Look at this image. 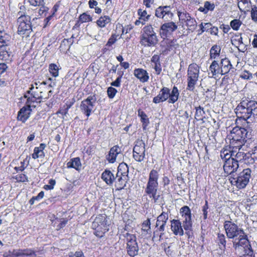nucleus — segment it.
Listing matches in <instances>:
<instances>
[{"label": "nucleus", "instance_id": "1", "mask_svg": "<svg viewBox=\"0 0 257 257\" xmlns=\"http://www.w3.org/2000/svg\"><path fill=\"white\" fill-rule=\"evenodd\" d=\"M223 226L227 237L235 239L233 242V245L235 250L240 249L241 245L248 244L247 235L237 224L230 221L226 220Z\"/></svg>", "mask_w": 257, "mask_h": 257}, {"label": "nucleus", "instance_id": "2", "mask_svg": "<svg viewBox=\"0 0 257 257\" xmlns=\"http://www.w3.org/2000/svg\"><path fill=\"white\" fill-rule=\"evenodd\" d=\"M236 116L244 120L257 117V102L254 100H243L235 108Z\"/></svg>", "mask_w": 257, "mask_h": 257}, {"label": "nucleus", "instance_id": "3", "mask_svg": "<svg viewBox=\"0 0 257 257\" xmlns=\"http://www.w3.org/2000/svg\"><path fill=\"white\" fill-rule=\"evenodd\" d=\"M159 173L154 169L151 171L149 175V179L145 189V193L153 199L154 202L159 201L160 195L158 193Z\"/></svg>", "mask_w": 257, "mask_h": 257}, {"label": "nucleus", "instance_id": "4", "mask_svg": "<svg viewBox=\"0 0 257 257\" xmlns=\"http://www.w3.org/2000/svg\"><path fill=\"white\" fill-rule=\"evenodd\" d=\"M179 92L177 87L174 86L171 91L167 88L164 87L161 89L157 96L153 98V102L155 103H159L164 102L168 99L169 103H174L179 98Z\"/></svg>", "mask_w": 257, "mask_h": 257}, {"label": "nucleus", "instance_id": "5", "mask_svg": "<svg viewBox=\"0 0 257 257\" xmlns=\"http://www.w3.org/2000/svg\"><path fill=\"white\" fill-rule=\"evenodd\" d=\"M158 41L157 36L152 26H145L141 37V44L145 47H151L155 46Z\"/></svg>", "mask_w": 257, "mask_h": 257}, {"label": "nucleus", "instance_id": "6", "mask_svg": "<svg viewBox=\"0 0 257 257\" xmlns=\"http://www.w3.org/2000/svg\"><path fill=\"white\" fill-rule=\"evenodd\" d=\"M229 151L227 149L221 150L220 156L224 161L223 169L225 173L231 174L235 172L238 168V164L234 161V158H231L229 155Z\"/></svg>", "mask_w": 257, "mask_h": 257}, {"label": "nucleus", "instance_id": "7", "mask_svg": "<svg viewBox=\"0 0 257 257\" xmlns=\"http://www.w3.org/2000/svg\"><path fill=\"white\" fill-rule=\"evenodd\" d=\"M199 67L195 63L190 64L187 70V89L193 91L198 80Z\"/></svg>", "mask_w": 257, "mask_h": 257}, {"label": "nucleus", "instance_id": "8", "mask_svg": "<svg viewBox=\"0 0 257 257\" xmlns=\"http://www.w3.org/2000/svg\"><path fill=\"white\" fill-rule=\"evenodd\" d=\"M251 171L250 169H243L236 177L231 179V184L235 186L238 189L244 188L249 181L251 177Z\"/></svg>", "mask_w": 257, "mask_h": 257}, {"label": "nucleus", "instance_id": "9", "mask_svg": "<svg viewBox=\"0 0 257 257\" xmlns=\"http://www.w3.org/2000/svg\"><path fill=\"white\" fill-rule=\"evenodd\" d=\"M106 222L105 215H99L96 217L92 223V227L96 230L95 234L96 236L102 237L108 231Z\"/></svg>", "mask_w": 257, "mask_h": 257}, {"label": "nucleus", "instance_id": "10", "mask_svg": "<svg viewBox=\"0 0 257 257\" xmlns=\"http://www.w3.org/2000/svg\"><path fill=\"white\" fill-rule=\"evenodd\" d=\"M96 101V99L94 95H90L81 102L80 110L87 118L94 111Z\"/></svg>", "mask_w": 257, "mask_h": 257}, {"label": "nucleus", "instance_id": "11", "mask_svg": "<svg viewBox=\"0 0 257 257\" xmlns=\"http://www.w3.org/2000/svg\"><path fill=\"white\" fill-rule=\"evenodd\" d=\"M230 134L232 143L235 142L239 147L242 146L248 136V132L246 129L238 126L233 127Z\"/></svg>", "mask_w": 257, "mask_h": 257}, {"label": "nucleus", "instance_id": "12", "mask_svg": "<svg viewBox=\"0 0 257 257\" xmlns=\"http://www.w3.org/2000/svg\"><path fill=\"white\" fill-rule=\"evenodd\" d=\"M178 16L180 21L187 27V30L193 32L197 27V22L195 19L186 11H178Z\"/></svg>", "mask_w": 257, "mask_h": 257}, {"label": "nucleus", "instance_id": "13", "mask_svg": "<svg viewBox=\"0 0 257 257\" xmlns=\"http://www.w3.org/2000/svg\"><path fill=\"white\" fill-rule=\"evenodd\" d=\"M145 144L142 140H138L135 142L133 149V157L139 162L144 161L145 158Z\"/></svg>", "mask_w": 257, "mask_h": 257}, {"label": "nucleus", "instance_id": "14", "mask_svg": "<svg viewBox=\"0 0 257 257\" xmlns=\"http://www.w3.org/2000/svg\"><path fill=\"white\" fill-rule=\"evenodd\" d=\"M124 237L127 241V251L131 256H135L137 255L139 251V247L136 241V237L134 234L126 233Z\"/></svg>", "mask_w": 257, "mask_h": 257}, {"label": "nucleus", "instance_id": "15", "mask_svg": "<svg viewBox=\"0 0 257 257\" xmlns=\"http://www.w3.org/2000/svg\"><path fill=\"white\" fill-rule=\"evenodd\" d=\"M18 32L19 35H24L27 31L31 30V18L28 15L21 16L18 19Z\"/></svg>", "mask_w": 257, "mask_h": 257}, {"label": "nucleus", "instance_id": "16", "mask_svg": "<svg viewBox=\"0 0 257 257\" xmlns=\"http://www.w3.org/2000/svg\"><path fill=\"white\" fill-rule=\"evenodd\" d=\"M155 15L157 17L161 18L165 21L171 20L174 16L170 6H160L156 10Z\"/></svg>", "mask_w": 257, "mask_h": 257}, {"label": "nucleus", "instance_id": "17", "mask_svg": "<svg viewBox=\"0 0 257 257\" xmlns=\"http://www.w3.org/2000/svg\"><path fill=\"white\" fill-rule=\"evenodd\" d=\"M46 84V83L44 81L40 83L39 86H36V88H35L34 85H31L30 90L27 91V94H31L34 98L38 100L39 103H40L43 101V93L44 92L43 85H45Z\"/></svg>", "mask_w": 257, "mask_h": 257}, {"label": "nucleus", "instance_id": "18", "mask_svg": "<svg viewBox=\"0 0 257 257\" xmlns=\"http://www.w3.org/2000/svg\"><path fill=\"white\" fill-rule=\"evenodd\" d=\"M177 28L178 26L173 22L164 23L161 27L160 35L162 38L167 37L176 31Z\"/></svg>", "mask_w": 257, "mask_h": 257}, {"label": "nucleus", "instance_id": "19", "mask_svg": "<svg viewBox=\"0 0 257 257\" xmlns=\"http://www.w3.org/2000/svg\"><path fill=\"white\" fill-rule=\"evenodd\" d=\"M162 52L163 54H167L169 52L174 51L179 47V44L176 40H168L162 41L161 45Z\"/></svg>", "mask_w": 257, "mask_h": 257}, {"label": "nucleus", "instance_id": "20", "mask_svg": "<svg viewBox=\"0 0 257 257\" xmlns=\"http://www.w3.org/2000/svg\"><path fill=\"white\" fill-rule=\"evenodd\" d=\"M169 218V215L167 212L163 211L159 215L157 219L156 227L160 232L165 230V226Z\"/></svg>", "mask_w": 257, "mask_h": 257}, {"label": "nucleus", "instance_id": "21", "mask_svg": "<svg viewBox=\"0 0 257 257\" xmlns=\"http://www.w3.org/2000/svg\"><path fill=\"white\" fill-rule=\"evenodd\" d=\"M171 229L173 233L176 235L181 236L184 234L183 225L180 220L173 219L171 221Z\"/></svg>", "mask_w": 257, "mask_h": 257}, {"label": "nucleus", "instance_id": "22", "mask_svg": "<svg viewBox=\"0 0 257 257\" xmlns=\"http://www.w3.org/2000/svg\"><path fill=\"white\" fill-rule=\"evenodd\" d=\"M240 147H239L238 145H237L236 146H234L233 150L231 151L229 150V155H230V157L234 158V161H237V163H238L239 161L243 160L246 156V154L244 152L240 151Z\"/></svg>", "mask_w": 257, "mask_h": 257}, {"label": "nucleus", "instance_id": "23", "mask_svg": "<svg viewBox=\"0 0 257 257\" xmlns=\"http://www.w3.org/2000/svg\"><path fill=\"white\" fill-rule=\"evenodd\" d=\"M121 149L117 145L112 147L106 156V160L110 163H114L116 161L117 156L120 154Z\"/></svg>", "mask_w": 257, "mask_h": 257}, {"label": "nucleus", "instance_id": "24", "mask_svg": "<svg viewBox=\"0 0 257 257\" xmlns=\"http://www.w3.org/2000/svg\"><path fill=\"white\" fill-rule=\"evenodd\" d=\"M134 75L142 83L148 81L149 75L146 70L142 68L135 69L134 71Z\"/></svg>", "mask_w": 257, "mask_h": 257}, {"label": "nucleus", "instance_id": "25", "mask_svg": "<svg viewBox=\"0 0 257 257\" xmlns=\"http://www.w3.org/2000/svg\"><path fill=\"white\" fill-rule=\"evenodd\" d=\"M219 64L222 75L227 74L233 68V66L230 60L226 57L222 58Z\"/></svg>", "mask_w": 257, "mask_h": 257}, {"label": "nucleus", "instance_id": "26", "mask_svg": "<svg viewBox=\"0 0 257 257\" xmlns=\"http://www.w3.org/2000/svg\"><path fill=\"white\" fill-rule=\"evenodd\" d=\"M31 111L29 106H23L18 113V119L25 122L30 117Z\"/></svg>", "mask_w": 257, "mask_h": 257}, {"label": "nucleus", "instance_id": "27", "mask_svg": "<svg viewBox=\"0 0 257 257\" xmlns=\"http://www.w3.org/2000/svg\"><path fill=\"white\" fill-rule=\"evenodd\" d=\"M46 145L44 143L40 144L39 147H35L34 152L32 154V157L34 159L38 158H43L45 157L44 150L46 148Z\"/></svg>", "mask_w": 257, "mask_h": 257}, {"label": "nucleus", "instance_id": "28", "mask_svg": "<svg viewBox=\"0 0 257 257\" xmlns=\"http://www.w3.org/2000/svg\"><path fill=\"white\" fill-rule=\"evenodd\" d=\"M209 70L210 71V73L209 74H211V77H215L218 74L221 75V68L220 64L218 63V61L216 60H214L211 63V65L209 67Z\"/></svg>", "mask_w": 257, "mask_h": 257}, {"label": "nucleus", "instance_id": "29", "mask_svg": "<svg viewBox=\"0 0 257 257\" xmlns=\"http://www.w3.org/2000/svg\"><path fill=\"white\" fill-rule=\"evenodd\" d=\"M117 180L115 183L116 190H120L123 189L128 180V176H121L117 174Z\"/></svg>", "mask_w": 257, "mask_h": 257}, {"label": "nucleus", "instance_id": "30", "mask_svg": "<svg viewBox=\"0 0 257 257\" xmlns=\"http://www.w3.org/2000/svg\"><path fill=\"white\" fill-rule=\"evenodd\" d=\"M101 179L108 185L112 184L115 179L113 174L109 170H105L101 174Z\"/></svg>", "mask_w": 257, "mask_h": 257}, {"label": "nucleus", "instance_id": "31", "mask_svg": "<svg viewBox=\"0 0 257 257\" xmlns=\"http://www.w3.org/2000/svg\"><path fill=\"white\" fill-rule=\"evenodd\" d=\"M81 163L80 159L78 157L71 159L67 163V167L68 168H74L76 170L79 171L81 169Z\"/></svg>", "mask_w": 257, "mask_h": 257}, {"label": "nucleus", "instance_id": "32", "mask_svg": "<svg viewBox=\"0 0 257 257\" xmlns=\"http://www.w3.org/2000/svg\"><path fill=\"white\" fill-rule=\"evenodd\" d=\"M12 52L8 46L1 48L0 59L4 61H11Z\"/></svg>", "mask_w": 257, "mask_h": 257}, {"label": "nucleus", "instance_id": "33", "mask_svg": "<svg viewBox=\"0 0 257 257\" xmlns=\"http://www.w3.org/2000/svg\"><path fill=\"white\" fill-rule=\"evenodd\" d=\"M250 4L249 0H238V7L241 12L244 13L250 11Z\"/></svg>", "mask_w": 257, "mask_h": 257}, {"label": "nucleus", "instance_id": "34", "mask_svg": "<svg viewBox=\"0 0 257 257\" xmlns=\"http://www.w3.org/2000/svg\"><path fill=\"white\" fill-rule=\"evenodd\" d=\"M242 249L243 250L244 253L240 257H254L253 255V250L251 249V245L249 241L248 244L247 245H241L240 249H237L236 250L239 251Z\"/></svg>", "mask_w": 257, "mask_h": 257}, {"label": "nucleus", "instance_id": "35", "mask_svg": "<svg viewBox=\"0 0 257 257\" xmlns=\"http://www.w3.org/2000/svg\"><path fill=\"white\" fill-rule=\"evenodd\" d=\"M221 47L217 45H214L210 50V58L215 59L217 58L220 53Z\"/></svg>", "mask_w": 257, "mask_h": 257}, {"label": "nucleus", "instance_id": "36", "mask_svg": "<svg viewBox=\"0 0 257 257\" xmlns=\"http://www.w3.org/2000/svg\"><path fill=\"white\" fill-rule=\"evenodd\" d=\"M215 8V5L213 3H211L208 1H206L204 2V6L200 7L198 10L203 13L204 14H207L208 11H212L214 10Z\"/></svg>", "mask_w": 257, "mask_h": 257}, {"label": "nucleus", "instance_id": "37", "mask_svg": "<svg viewBox=\"0 0 257 257\" xmlns=\"http://www.w3.org/2000/svg\"><path fill=\"white\" fill-rule=\"evenodd\" d=\"M138 116L141 117V121L142 122V127L145 130L149 124V120L146 114L141 109L138 110Z\"/></svg>", "mask_w": 257, "mask_h": 257}, {"label": "nucleus", "instance_id": "38", "mask_svg": "<svg viewBox=\"0 0 257 257\" xmlns=\"http://www.w3.org/2000/svg\"><path fill=\"white\" fill-rule=\"evenodd\" d=\"M181 222H182L183 228L186 230H190L192 228V222L191 216L181 217Z\"/></svg>", "mask_w": 257, "mask_h": 257}, {"label": "nucleus", "instance_id": "39", "mask_svg": "<svg viewBox=\"0 0 257 257\" xmlns=\"http://www.w3.org/2000/svg\"><path fill=\"white\" fill-rule=\"evenodd\" d=\"M110 18L107 16H104L99 18L96 21V24L99 27L104 28L106 25L110 23Z\"/></svg>", "mask_w": 257, "mask_h": 257}, {"label": "nucleus", "instance_id": "40", "mask_svg": "<svg viewBox=\"0 0 257 257\" xmlns=\"http://www.w3.org/2000/svg\"><path fill=\"white\" fill-rule=\"evenodd\" d=\"M128 167L125 163H121L118 167L117 175L128 176Z\"/></svg>", "mask_w": 257, "mask_h": 257}, {"label": "nucleus", "instance_id": "41", "mask_svg": "<svg viewBox=\"0 0 257 257\" xmlns=\"http://www.w3.org/2000/svg\"><path fill=\"white\" fill-rule=\"evenodd\" d=\"M10 40V36L7 34H0V48L8 46Z\"/></svg>", "mask_w": 257, "mask_h": 257}, {"label": "nucleus", "instance_id": "42", "mask_svg": "<svg viewBox=\"0 0 257 257\" xmlns=\"http://www.w3.org/2000/svg\"><path fill=\"white\" fill-rule=\"evenodd\" d=\"M142 230L145 234L150 233L151 230V221L149 219L145 220L142 225Z\"/></svg>", "mask_w": 257, "mask_h": 257}, {"label": "nucleus", "instance_id": "43", "mask_svg": "<svg viewBox=\"0 0 257 257\" xmlns=\"http://www.w3.org/2000/svg\"><path fill=\"white\" fill-rule=\"evenodd\" d=\"M138 14L140 16V19L145 22H147L151 17L150 15L147 14L146 10H143L141 9L138 10Z\"/></svg>", "mask_w": 257, "mask_h": 257}, {"label": "nucleus", "instance_id": "44", "mask_svg": "<svg viewBox=\"0 0 257 257\" xmlns=\"http://www.w3.org/2000/svg\"><path fill=\"white\" fill-rule=\"evenodd\" d=\"M205 111H204L203 107L201 106L196 107L195 117L197 120H203V117Z\"/></svg>", "mask_w": 257, "mask_h": 257}, {"label": "nucleus", "instance_id": "45", "mask_svg": "<svg viewBox=\"0 0 257 257\" xmlns=\"http://www.w3.org/2000/svg\"><path fill=\"white\" fill-rule=\"evenodd\" d=\"M49 72L53 76L56 77L59 75V68L57 65L55 64H51L49 65Z\"/></svg>", "mask_w": 257, "mask_h": 257}, {"label": "nucleus", "instance_id": "46", "mask_svg": "<svg viewBox=\"0 0 257 257\" xmlns=\"http://www.w3.org/2000/svg\"><path fill=\"white\" fill-rule=\"evenodd\" d=\"M180 213L182 217L191 216V210L188 206H184L180 209Z\"/></svg>", "mask_w": 257, "mask_h": 257}, {"label": "nucleus", "instance_id": "47", "mask_svg": "<svg viewBox=\"0 0 257 257\" xmlns=\"http://www.w3.org/2000/svg\"><path fill=\"white\" fill-rule=\"evenodd\" d=\"M91 21H92V17L90 15H87L85 13H84L80 15L79 17V21L81 23L90 22Z\"/></svg>", "mask_w": 257, "mask_h": 257}, {"label": "nucleus", "instance_id": "48", "mask_svg": "<svg viewBox=\"0 0 257 257\" xmlns=\"http://www.w3.org/2000/svg\"><path fill=\"white\" fill-rule=\"evenodd\" d=\"M242 22L238 19H234L230 23V26L235 31L238 30Z\"/></svg>", "mask_w": 257, "mask_h": 257}, {"label": "nucleus", "instance_id": "49", "mask_svg": "<svg viewBox=\"0 0 257 257\" xmlns=\"http://www.w3.org/2000/svg\"><path fill=\"white\" fill-rule=\"evenodd\" d=\"M25 256L27 257H36L37 251L32 248H25L24 249Z\"/></svg>", "mask_w": 257, "mask_h": 257}, {"label": "nucleus", "instance_id": "50", "mask_svg": "<svg viewBox=\"0 0 257 257\" xmlns=\"http://www.w3.org/2000/svg\"><path fill=\"white\" fill-rule=\"evenodd\" d=\"M251 17L253 21L257 22V7L256 5H253L251 7Z\"/></svg>", "mask_w": 257, "mask_h": 257}, {"label": "nucleus", "instance_id": "51", "mask_svg": "<svg viewBox=\"0 0 257 257\" xmlns=\"http://www.w3.org/2000/svg\"><path fill=\"white\" fill-rule=\"evenodd\" d=\"M164 234V231L160 232L158 229L154 232L153 239L156 241H161L162 235Z\"/></svg>", "mask_w": 257, "mask_h": 257}, {"label": "nucleus", "instance_id": "52", "mask_svg": "<svg viewBox=\"0 0 257 257\" xmlns=\"http://www.w3.org/2000/svg\"><path fill=\"white\" fill-rule=\"evenodd\" d=\"M209 209V206L208 201H205V204L202 207V214L203 216V219L206 220L208 217V210Z\"/></svg>", "mask_w": 257, "mask_h": 257}, {"label": "nucleus", "instance_id": "53", "mask_svg": "<svg viewBox=\"0 0 257 257\" xmlns=\"http://www.w3.org/2000/svg\"><path fill=\"white\" fill-rule=\"evenodd\" d=\"M24 252V249H14L12 254L15 257H25Z\"/></svg>", "mask_w": 257, "mask_h": 257}, {"label": "nucleus", "instance_id": "54", "mask_svg": "<svg viewBox=\"0 0 257 257\" xmlns=\"http://www.w3.org/2000/svg\"><path fill=\"white\" fill-rule=\"evenodd\" d=\"M117 92V90L112 87H109L107 88V93L108 97L109 98H111V99L113 98L115 96V95Z\"/></svg>", "mask_w": 257, "mask_h": 257}, {"label": "nucleus", "instance_id": "55", "mask_svg": "<svg viewBox=\"0 0 257 257\" xmlns=\"http://www.w3.org/2000/svg\"><path fill=\"white\" fill-rule=\"evenodd\" d=\"M28 3L33 7H40L45 4L44 0H28Z\"/></svg>", "mask_w": 257, "mask_h": 257}, {"label": "nucleus", "instance_id": "56", "mask_svg": "<svg viewBox=\"0 0 257 257\" xmlns=\"http://www.w3.org/2000/svg\"><path fill=\"white\" fill-rule=\"evenodd\" d=\"M25 98H27V101L26 102V104L25 106H29L30 108L31 107V103L37 102H38V100H36V98H34L33 96H31V97L28 96L27 94L24 95Z\"/></svg>", "mask_w": 257, "mask_h": 257}, {"label": "nucleus", "instance_id": "57", "mask_svg": "<svg viewBox=\"0 0 257 257\" xmlns=\"http://www.w3.org/2000/svg\"><path fill=\"white\" fill-rule=\"evenodd\" d=\"M217 240L218 243L223 245L224 247H225L226 240L225 235L222 233H218Z\"/></svg>", "mask_w": 257, "mask_h": 257}, {"label": "nucleus", "instance_id": "58", "mask_svg": "<svg viewBox=\"0 0 257 257\" xmlns=\"http://www.w3.org/2000/svg\"><path fill=\"white\" fill-rule=\"evenodd\" d=\"M15 179L18 182H25L28 181L27 177L24 174H18L15 176Z\"/></svg>", "mask_w": 257, "mask_h": 257}, {"label": "nucleus", "instance_id": "59", "mask_svg": "<svg viewBox=\"0 0 257 257\" xmlns=\"http://www.w3.org/2000/svg\"><path fill=\"white\" fill-rule=\"evenodd\" d=\"M56 184V181L54 179H50L49 181V184L45 185L44 186V189L46 190H51L53 189L54 187Z\"/></svg>", "mask_w": 257, "mask_h": 257}, {"label": "nucleus", "instance_id": "60", "mask_svg": "<svg viewBox=\"0 0 257 257\" xmlns=\"http://www.w3.org/2000/svg\"><path fill=\"white\" fill-rule=\"evenodd\" d=\"M49 8L45 6V4L40 6V9L38 10V14L40 16L42 15L44 13L47 12Z\"/></svg>", "mask_w": 257, "mask_h": 257}, {"label": "nucleus", "instance_id": "61", "mask_svg": "<svg viewBox=\"0 0 257 257\" xmlns=\"http://www.w3.org/2000/svg\"><path fill=\"white\" fill-rule=\"evenodd\" d=\"M122 74H121L119 75V77H118L116 79L113 81L112 82L110 83V85L113 86L115 87H119L120 85V82H121V79L122 78Z\"/></svg>", "mask_w": 257, "mask_h": 257}, {"label": "nucleus", "instance_id": "62", "mask_svg": "<svg viewBox=\"0 0 257 257\" xmlns=\"http://www.w3.org/2000/svg\"><path fill=\"white\" fill-rule=\"evenodd\" d=\"M74 103V100L72 101H67L65 103L64 107L66 106V107L65 108L64 113H68V110L71 107Z\"/></svg>", "mask_w": 257, "mask_h": 257}, {"label": "nucleus", "instance_id": "63", "mask_svg": "<svg viewBox=\"0 0 257 257\" xmlns=\"http://www.w3.org/2000/svg\"><path fill=\"white\" fill-rule=\"evenodd\" d=\"M212 27V25L210 23H204V27L203 28V30H202V31L198 33V35H201L205 31H208L209 30L211 29Z\"/></svg>", "mask_w": 257, "mask_h": 257}, {"label": "nucleus", "instance_id": "64", "mask_svg": "<svg viewBox=\"0 0 257 257\" xmlns=\"http://www.w3.org/2000/svg\"><path fill=\"white\" fill-rule=\"evenodd\" d=\"M152 66H153L154 68L155 69L157 74H159L162 71V68L161 66L160 63L152 64Z\"/></svg>", "mask_w": 257, "mask_h": 257}]
</instances>
